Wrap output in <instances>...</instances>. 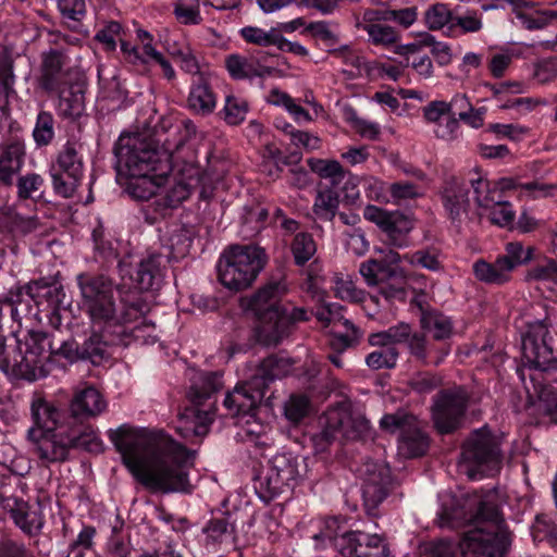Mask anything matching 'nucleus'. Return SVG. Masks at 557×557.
I'll return each instance as SVG.
<instances>
[{
	"label": "nucleus",
	"instance_id": "obj_1",
	"mask_svg": "<svg viewBox=\"0 0 557 557\" xmlns=\"http://www.w3.org/2000/svg\"><path fill=\"white\" fill-rule=\"evenodd\" d=\"M76 282L82 310L91 325V334L81 349V359L99 364L109 357V346L129 344L126 326L144 317L148 305L138 293L116 286L119 305L114 281L103 273L83 272L77 274Z\"/></svg>",
	"mask_w": 557,
	"mask_h": 557
},
{
	"label": "nucleus",
	"instance_id": "obj_2",
	"mask_svg": "<svg viewBox=\"0 0 557 557\" xmlns=\"http://www.w3.org/2000/svg\"><path fill=\"white\" fill-rule=\"evenodd\" d=\"M123 463L134 478L153 493H188L186 466L195 451L187 449L162 431L137 430L122 425L109 431Z\"/></svg>",
	"mask_w": 557,
	"mask_h": 557
},
{
	"label": "nucleus",
	"instance_id": "obj_3",
	"mask_svg": "<svg viewBox=\"0 0 557 557\" xmlns=\"http://www.w3.org/2000/svg\"><path fill=\"white\" fill-rule=\"evenodd\" d=\"M14 346L5 344L0 349V370L30 382L46 377L50 371L52 338L40 331L14 332Z\"/></svg>",
	"mask_w": 557,
	"mask_h": 557
},
{
	"label": "nucleus",
	"instance_id": "obj_4",
	"mask_svg": "<svg viewBox=\"0 0 557 557\" xmlns=\"http://www.w3.org/2000/svg\"><path fill=\"white\" fill-rule=\"evenodd\" d=\"M285 292L284 282L270 281L250 299L249 308L260 321L257 337L262 345H277L289 323L308 320L305 309L293 308L288 311L280 304V298Z\"/></svg>",
	"mask_w": 557,
	"mask_h": 557
},
{
	"label": "nucleus",
	"instance_id": "obj_5",
	"mask_svg": "<svg viewBox=\"0 0 557 557\" xmlns=\"http://www.w3.org/2000/svg\"><path fill=\"white\" fill-rule=\"evenodd\" d=\"M223 387L218 372H198L191 379L187 392L189 406L178 412L177 431L185 438L203 437L213 421L215 401L212 400Z\"/></svg>",
	"mask_w": 557,
	"mask_h": 557
},
{
	"label": "nucleus",
	"instance_id": "obj_6",
	"mask_svg": "<svg viewBox=\"0 0 557 557\" xmlns=\"http://www.w3.org/2000/svg\"><path fill=\"white\" fill-rule=\"evenodd\" d=\"M498 507L480 502L470 519L473 527L463 534L459 544L462 557H503L509 545Z\"/></svg>",
	"mask_w": 557,
	"mask_h": 557
},
{
	"label": "nucleus",
	"instance_id": "obj_7",
	"mask_svg": "<svg viewBox=\"0 0 557 557\" xmlns=\"http://www.w3.org/2000/svg\"><path fill=\"white\" fill-rule=\"evenodd\" d=\"M267 263L262 248L235 245L226 249L218 262V277L230 290L240 292L252 285Z\"/></svg>",
	"mask_w": 557,
	"mask_h": 557
},
{
	"label": "nucleus",
	"instance_id": "obj_8",
	"mask_svg": "<svg viewBox=\"0 0 557 557\" xmlns=\"http://www.w3.org/2000/svg\"><path fill=\"white\" fill-rule=\"evenodd\" d=\"M552 336L543 322L529 325L522 336V366L517 368V374L522 383L531 374L535 376L554 375L557 373V355L552 347Z\"/></svg>",
	"mask_w": 557,
	"mask_h": 557
},
{
	"label": "nucleus",
	"instance_id": "obj_9",
	"mask_svg": "<svg viewBox=\"0 0 557 557\" xmlns=\"http://www.w3.org/2000/svg\"><path fill=\"white\" fill-rule=\"evenodd\" d=\"M119 175L143 176L157 170L160 161L154 145L140 134H122L115 146Z\"/></svg>",
	"mask_w": 557,
	"mask_h": 557
},
{
	"label": "nucleus",
	"instance_id": "obj_10",
	"mask_svg": "<svg viewBox=\"0 0 557 557\" xmlns=\"http://www.w3.org/2000/svg\"><path fill=\"white\" fill-rule=\"evenodd\" d=\"M300 476L299 459L292 454L278 453L269 460L267 470L256 478L255 490L262 502L270 503L290 493Z\"/></svg>",
	"mask_w": 557,
	"mask_h": 557
},
{
	"label": "nucleus",
	"instance_id": "obj_11",
	"mask_svg": "<svg viewBox=\"0 0 557 557\" xmlns=\"http://www.w3.org/2000/svg\"><path fill=\"white\" fill-rule=\"evenodd\" d=\"M500 462L498 440L486 429L472 432L462 446L460 457V467L466 474L475 479L478 474L497 470Z\"/></svg>",
	"mask_w": 557,
	"mask_h": 557
},
{
	"label": "nucleus",
	"instance_id": "obj_12",
	"mask_svg": "<svg viewBox=\"0 0 557 557\" xmlns=\"http://www.w3.org/2000/svg\"><path fill=\"white\" fill-rule=\"evenodd\" d=\"M370 429L368 419L348 406L332 409L326 414V422L321 433L313 437L317 449L323 451L335 441L358 440Z\"/></svg>",
	"mask_w": 557,
	"mask_h": 557
},
{
	"label": "nucleus",
	"instance_id": "obj_13",
	"mask_svg": "<svg viewBox=\"0 0 557 557\" xmlns=\"http://www.w3.org/2000/svg\"><path fill=\"white\" fill-rule=\"evenodd\" d=\"M27 438L35 445L38 457L46 462L64 461L72 447L86 444L79 426H71L69 430L62 428L53 432L29 429Z\"/></svg>",
	"mask_w": 557,
	"mask_h": 557
},
{
	"label": "nucleus",
	"instance_id": "obj_14",
	"mask_svg": "<svg viewBox=\"0 0 557 557\" xmlns=\"http://www.w3.org/2000/svg\"><path fill=\"white\" fill-rule=\"evenodd\" d=\"M18 483L14 475L0 479V506L8 510L14 523L28 536L38 535L44 527L42 511L39 505L30 506L15 497L13 485Z\"/></svg>",
	"mask_w": 557,
	"mask_h": 557
},
{
	"label": "nucleus",
	"instance_id": "obj_15",
	"mask_svg": "<svg viewBox=\"0 0 557 557\" xmlns=\"http://www.w3.org/2000/svg\"><path fill=\"white\" fill-rule=\"evenodd\" d=\"M468 400V393L462 386L442 389L434 396L432 420L440 433H451L459 428Z\"/></svg>",
	"mask_w": 557,
	"mask_h": 557
},
{
	"label": "nucleus",
	"instance_id": "obj_16",
	"mask_svg": "<svg viewBox=\"0 0 557 557\" xmlns=\"http://www.w3.org/2000/svg\"><path fill=\"white\" fill-rule=\"evenodd\" d=\"M363 216L385 234L389 245L397 248L408 246V234L413 228L409 216L399 211H387L372 205L364 208Z\"/></svg>",
	"mask_w": 557,
	"mask_h": 557
},
{
	"label": "nucleus",
	"instance_id": "obj_17",
	"mask_svg": "<svg viewBox=\"0 0 557 557\" xmlns=\"http://www.w3.org/2000/svg\"><path fill=\"white\" fill-rule=\"evenodd\" d=\"M362 479V496L369 515L386 498L392 484L391 470L386 465L366 461L359 469Z\"/></svg>",
	"mask_w": 557,
	"mask_h": 557
},
{
	"label": "nucleus",
	"instance_id": "obj_18",
	"mask_svg": "<svg viewBox=\"0 0 557 557\" xmlns=\"http://www.w3.org/2000/svg\"><path fill=\"white\" fill-rule=\"evenodd\" d=\"M335 548L345 557H387L386 540L380 534L351 531L335 537Z\"/></svg>",
	"mask_w": 557,
	"mask_h": 557
},
{
	"label": "nucleus",
	"instance_id": "obj_19",
	"mask_svg": "<svg viewBox=\"0 0 557 557\" xmlns=\"http://www.w3.org/2000/svg\"><path fill=\"white\" fill-rule=\"evenodd\" d=\"M76 78L63 51L51 49L42 53L38 82L44 90L53 92Z\"/></svg>",
	"mask_w": 557,
	"mask_h": 557
},
{
	"label": "nucleus",
	"instance_id": "obj_20",
	"mask_svg": "<svg viewBox=\"0 0 557 557\" xmlns=\"http://www.w3.org/2000/svg\"><path fill=\"white\" fill-rule=\"evenodd\" d=\"M265 393V383L252 376L249 381L238 384L226 394L224 407L231 416H253Z\"/></svg>",
	"mask_w": 557,
	"mask_h": 557
},
{
	"label": "nucleus",
	"instance_id": "obj_21",
	"mask_svg": "<svg viewBox=\"0 0 557 557\" xmlns=\"http://www.w3.org/2000/svg\"><path fill=\"white\" fill-rule=\"evenodd\" d=\"M265 55L233 53L225 58V66L234 79L263 78L274 74L275 69L265 65Z\"/></svg>",
	"mask_w": 557,
	"mask_h": 557
},
{
	"label": "nucleus",
	"instance_id": "obj_22",
	"mask_svg": "<svg viewBox=\"0 0 557 557\" xmlns=\"http://www.w3.org/2000/svg\"><path fill=\"white\" fill-rule=\"evenodd\" d=\"M550 375L535 376L531 374L529 383L524 380L523 386L530 400L537 399L539 410L557 422V389L548 382L557 381V377L549 379Z\"/></svg>",
	"mask_w": 557,
	"mask_h": 557
},
{
	"label": "nucleus",
	"instance_id": "obj_23",
	"mask_svg": "<svg viewBox=\"0 0 557 557\" xmlns=\"http://www.w3.org/2000/svg\"><path fill=\"white\" fill-rule=\"evenodd\" d=\"M60 274L48 277H40L25 284L27 298L36 305L47 304L50 306H62L65 299V292L59 280Z\"/></svg>",
	"mask_w": 557,
	"mask_h": 557
},
{
	"label": "nucleus",
	"instance_id": "obj_24",
	"mask_svg": "<svg viewBox=\"0 0 557 557\" xmlns=\"http://www.w3.org/2000/svg\"><path fill=\"white\" fill-rule=\"evenodd\" d=\"M107 409V401L101 393L91 385L77 388L70 404L74 418L88 419L102 413Z\"/></svg>",
	"mask_w": 557,
	"mask_h": 557
},
{
	"label": "nucleus",
	"instance_id": "obj_25",
	"mask_svg": "<svg viewBox=\"0 0 557 557\" xmlns=\"http://www.w3.org/2000/svg\"><path fill=\"white\" fill-rule=\"evenodd\" d=\"M469 188L456 177L447 180L443 186L441 198L443 206L453 221H460L468 213L470 206Z\"/></svg>",
	"mask_w": 557,
	"mask_h": 557
},
{
	"label": "nucleus",
	"instance_id": "obj_26",
	"mask_svg": "<svg viewBox=\"0 0 557 557\" xmlns=\"http://www.w3.org/2000/svg\"><path fill=\"white\" fill-rule=\"evenodd\" d=\"M165 260L161 253H151L143 258L136 268L134 278L136 286L141 292L158 289L161 286Z\"/></svg>",
	"mask_w": 557,
	"mask_h": 557
},
{
	"label": "nucleus",
	"instance_id": "obj_27",
	"mask_svg": "<svg viewBox=\"0 0 557 557\" xmlns=\"http://www.w3.org/2000/svg\"><path fill=\"white\" fill-rule=\"evenodd\" d=\"M407 347L411 357L423 366H438L448 355L449 348L445 345L435 347L423 333H410Z\"/></svg>",
	"mask_w": 557,
	"mask_h": 557
},
{
	"label": "nucleus",
	"instance_id": "obj_28",
	"mask_svg": "<svg viewBox=\"0 0 557 557\" xmlns=\"http://www.w3.org/2000/svg\"><path fill=\"white\" fill-rule=\"evenodd\" d=\"M53 92L59 94L58 111L61 116L75 119L82 115L85 102V83L81 78L72 81Z\"/></svg>",
	"mask_w": 557,
	"mask_h": 557
},
{
	"label": "nucleus",
	"instance_id": "obj_29",
	"mask_svg": "<svg viewBox=\"0 0 557 557\" xmlns=\"http://www.w3.org/2000/svg\"><path fill=\"white\" fill-rule=\"evenodd\" d=\"M30 417L34 425L42 432H53L64 428L61 423L62 412L50 401L34 395L30 401Z\"/></svg>",
	"mask_w": 557,
	"mask_h": 557
},
{
	"label": "nucleus",
	"instance_id": "obj_30",
	"mask_svg": "<svg viewBox=\"0 0 557 557\" xmlns=\"http://www.w3.org/2000/svg\"><path fill=\"white\" fill-rule=\"evenodd\" d=\"M498 256L494 262H487L479 259L473 263V273L475 277L491 285H503L511 280L510 267Z\"/></svg>",
	"mask_w": 557,
	"mask_h": 557
},
{
	"label": "nucleus",
	"instance_id": "obj_31",
	"mask_svg": "<svg viewBox=\"0 0 557 557\" xmlns=\"http://www.w3.org/2000/svg\"><path fill=\"white\" fill-rule=\"evenodd\" d=\"M429 437L420 429L418 420L399 436V450L408 458L422 456L429 448Z\"/></svg>",
	"mask_w": 557,
	"mask_h": 557
},
{
	"label": "nucleus",
	"instance_id": "obj_32",
	"mask_svg": "<svg viewBox=\"0 0 557 557\" xmlns=\"http://www.w3.org/2000/svg\"><path fill=\"white\" fill-rule=\"evenodd\" d=\"M359 273L364 278L368 286H377L391 278H403L405 276L404 269H389L385 263H381L376 259H369L359 267Z\"/></svg>",
	"mask_w": 557,
	"mask_h": 557
},
{
	"label": "nucleus",
	"instance_id": "obj_33",
	"mask_svg": "<svg viewBox=\"0 0 557 557\" xmlns=\"http://www.w3.org/2000/svg\"><path fill=\"white\" fill-rule=\"evenodd\" d=\"M83 145L76 139H69L57 156L55 163L51 168H57L66 173L84 174V161L81 153Z\"/></svg>",
	"mask_w": 557,
	"mask_h": 557
},
{
	"label": "nucleus",
	"instance_id": "obj_34",
	"mask_svg": "<svg viewBox=\"0 0 557 557\" xmlns=\"http://www.w3.org/2000/svg\"><path fill=\"white\" fill-rule=\"evenodd\" d=\"M128 177L131 181L127 184V190L137 200H149L151 197L157 196L158 189L168 180L166 176L151 175V173Z\"/></svg>",
	"mask_w": 557,
	"mask_h": 557
},
{
	"label": "nucleus",
	"instance_id": "obj_35",
	"mask_svg": "<svg viewBox=\"0 0 557 557\" xmlns=\"http://www.w3.org/2000/svg\"><path fill=\"white\" fill-rule=\"evenodd\" d=\"M421 329L428 335H432L436 342H443L453 334L450 319L436 311L422 312L420 319Z\"/></svg>",
	"mask_w": 557,
	"mask_h": 557
},
{
	"label": "nucleus",
	"instance_id": "obj_36",
	"mask_svg": "<svg viewBox=\"0 0 557 557\" xmlns=\"http://www.w3.org/2000/svg\"><path fill=\"white\" fill-rule=\"evenodd\" d=\"M216 99L207 82L200 75L199 82L194 84L189 96L188 106L198 114L207 115L215 108Z\"/></svg>",
	"mask_w": 557,
	"mask_h": 557
},
{
	"label": "nucleus",
	"instance_id": "obj_37",
	"mask_svg": "<svg viewBox=\"0 0 557 557\" xmlns=\"http://www.w3.org/2000/svg\"><path fill=\"white\" fill-rule=\"evenodd\" d=\"M292 367L293 361L289 358L272 355L261 362L257 374L253 376L262 379L267 389L270 382L286 376L292 371Z\"/></svg>",
	"mask_w": 557,
	"mask_h": 557
},
{
	"label": "nucleus",
	"instance_id": "obj_38",
	"mask_svg": "<svg viewBox=\"0 0 557 557\" xmlns=\"http://www.w3.org/2000/svg\"><path fill=\"white\" fill-rule=\"evenodd\" d=\"M339 205L338 193L331 186L320 185L313 203V212L321 220L332 221Z\"/></svg>",
	"mask_w": 557,
	"mask_h": 557
},
{
	"label": "nucleus",
	"instance_id": "obj_39",
	"mask_svg": "<svg viewBox=\"0 0 557 557\" xmlns=\"http://www.w3.org/2000/svg\"><path fill=\"white\" fill-rule=\"evenodd\" d=\"M195 231L191 226L180 225L172 230L170 233L168 245L170 249V258L181 259L189 253Z\"/></svg>",
	"mask_w": 557,
	"mask_h": 557
},
{
	"label": "nucleus",
	"instance_id": "obj_40",
	"mask_svg": "<svg viewBox=\"0 0 557 557\" xmlns=\"http://www.w3.org/2000/svg\"><path fill=\"white\" fill-rule=\"evenodd\" d=\"M24 151L20 145H10L0 154V182L10 185L13 175L20 171L23 162Z\"/></svg>",
	"mask_w": 557,
	"mask_h": 557
},
{
	"label": "nucleus",
	"instance_id": "obj_41",
	"mask_svg": "<svg viewBox=\"0 0 557 557\" xmlns=\"http://www.w3.org/2000/svg\"><path fill=\"white\" fill-rule=\"evenodd\" d=\"M470 183L473 188L475 202L480 208L491 210L505 200L497 186L491 187L486 180L482 177L471 178Z\"/></svg>",
	"mask_w": 557,
	"mask_h": 557
},
{
	"label": "nucleus",
	"instance_id": "obj_42",
	"mask_svg": "<svg viewBox=\"0 0 557 557\" xmlns=\"http://www.w3.org/2000/svg\"><path fill=\"white\" fill-rule=\"evenodd\" d=\"M50 176L54 193L62 198L73 197L83 178L82 174L66 173L57 168L50 169Z\"/></svg>",
	"mask_w": 557,
	"mask_h": 557
},
{
	"label": "nucleus",
	"instance_id": "obj_43",
	"mask_svg": "<svg viewBox=\"0 0 557 557\" xmlns=\"http://www.w3.org/2000/svg\"><path fill=\"white\" fill-rule=\"evenodd\" d=\"M534 247H524L520 242H510L505 246V253L499 256L506 263L505 265L510 267V272L533 259Z\"/></svg>",
	"mask_w": 557,
	"mask_h": 557
},
{
	"label": "nucleus",
	"instance_id": "obj_44",
	"mask_svg": "<svg viewBox=\"0 0 557 557\" xmlns=\"http://www.w3.org/2000/svg\"><path fill=\"white\" fill-rule=\"evenodd\" d=\"M534 541H546L557 552V525L544 513L537 515L531 527Z\"/></svg>",
	"mask_w": 557,
	"mask_h": 557
},
{
	"label": "nucleus",
	"instance_id": "obj_45",
	"mask_svg": "<svg viewBox=\"0 0 557 557\" xmlns=\"http://www.w3.org/2000/svg\"><path fill=\"white\" fill-rule=\"evenodd\" d=\"M308 165L312 172L323 178H330L332 185H337L344 177V170L338 161L309 159Z\"/></svg>",
	"mask_w": 557,
	"mask_h": 557
},
{
	"label": "nucleus",
	"instance_id": "obj_46",
	"mask_svg": "<svg viewBox=\"0 0 557 557\" xmlns=\"http://www.w3.org/2000/svg\"><path fill=\"white\" fill-rule=\"evenodd\" d=\"M317 251L313 237L309 233H298L292 243V252L296 264L304 265Z\"/></svg>",
	"mask_w": 557,
	"mask_h": 557
},
{
	"label": "nucleus",
	"instance_id": "obj_47",
	"mask_svg": "<svg viewBox=\"0 0 557 557\" xmlns=\"http://www.w3.org/2000/svg\"><path fill=\"white\" fill-rule=\"evenodd\" d=\"M14 57L13 54L3 49L0 51V86L2 87L7 97L15 94L14 84Z\"/></svg>",
	"mask_w": 557,
	"mask_h": 557
},
{
	"label": "nucleus",
	"instance_id": "obj_48",
	"mask_svg": "<svg viewBox=\"0 0 557 557\" xmlns=\"http://www.w3.org/2000/svg\"><path fill=\"white\" fill-rule=\"evenodd\" d=\"M399 352L396 347L379 348L366 358V363L373 370L392 369L396 366Z\"/></svg>",
	"mask_w": 557,
	"mask_h": 557
},
{
	"label": "nucleus",
	"instance_id": "obj_49",
	"mask_svg": "<svg viewBox=\"0 0 557 557\" xmlns=\"http://www.w3.org/2000/svg\"><path fill=\"white\" fill-rule=\"evenodd\" d=\"M17 195L20 199H38L42 197L41 187L44 178L36 173H29L18 177Z\"/></svg>",
	"mask_w": 557,
	"mask_h": 557
},
{
	"label": "nucleus",
	"instance_id": "obj_50",
	"mask_svg": "<svg viewBox=\"0 0 557 557\" xmlns=\"http://www.w3.org/2000/svg\"><path fill=\"white\" fill-rule=\"evenodd\" d=\"M278 30L272 27L269 32L256 26H246L240 29V36L248 44L269 47L277 44Z\"/></svg>",
	"mask_w": 557,
	"mask_h": 557
},
{
	"label": "nucleus",
	"instance_id": "obj_51",
	"mask_svg": "<svg viewBox=\"0 0 557 557\" xmlns=\"http://www.w3.org/2000/svg\"><path fill=\"white\" fill-rule=\"evenodd\" d=\"M168 52L180 64L182 71L191 75H200V64L189 47H169Z\"/></svg>",
	"mask_w": 557,
	"mask_h": 557
},
{
	"label": "nucleus",
	"instance_id": "obj_52",
	"mask_svg": "<svg viewBox=\"0 0 557 557\" xmlns=\"http://www.w3.org/2000/svg\"><path fill=\"white\" fill-rule=\"evenodd\" d=\"M174 14L183 25H198L202 22L199 0H183L175 4Z\"/></svg>",
	"mask_w": 557,
	"mask_h": 557
},
{
	"label": "nucleus",
	"instance_id": "obj_53",
	"mask_svg": "<svg viewBox=\"0 0 557 557\" xmlns=\"http://www.w3.org/2000/svg\"><path fill=\"white\" fill-rule=\"evenodd\" d=\"M404 260L411 265H419L430 271H438L442 269L438 252L434 248L420 249L412 253H407L404 256Z\"/></svg>",
	"mask_w": 557,
	"mask_h": 557
},
{
	"label": "nucleus",
	"instance_id": "obj_54",
	"mask_svg": "<svg viewBox=\"0 0 557 557\" xmlns=\"http://www.w3.org/2000/svg\"><path fill=\"white\" fill-rule=\"evenodd\" d=\"M54 119L50 112L41 111L36 121L33 132L34 139L39 146L49 145L54 137Z\"/></svg>",
	"mask_w": 557,
	"mask_h": 557
},
{
	"label": "nucleus",
	"instance_id": "obj_55",
	"mask_svg": "<svg viewBox=\"0 0 557 557\" xmlns=\"http://www.w3.org/2000/svg\"><path fill=\"white\" fill-rule=\"evenodd\" d=\"M334 292L342 300L350 302H362L366 299V293L358 288L348 276H335Z\"/></svg>",
	"mask_w": 557,
	"mask_h": 557
},
{
	"label": "nucleus",
	"instance_id": "obj_56",
	"mask_svg": "<svg viewBox=\"0 0 557 557\" xmlns=\"http://www.w3.org/2000/svg\"><path fill=\"white\" fill-rule=\"evenodd\" d=\"M528 281L557 282V260L544 257L527 272Z\"/></svg>",
	"mask_w": 557,
	"mask_h": 557
},
{
	"label": "nucleus",
	"instance_id": "obj_57",
	"mask_svg": "<svg viewBox=\"0 0 557 557\" xmlns=\"http://www.w3.org/2000/svg\"><path fill=\"white\" fill-rule=\"evenodd\" d=\"M441 384L442 379L431 372H418L408 381V386L411 391L419 395L430 394L440 387Z\"/></svg>",
	"mask_w": 557,
	"mask_h": 557
},
{
	"label": "nucleus",
	"instance_id": "obj_58",
	"mask_svg": "<svg viewBox=\"0 0 557 557\" xmlns=\"http://www.w3.org/2000/svg\"><path fill=\"white\" fill-rule=\"evenodd\" d=\"M310 400L306 395H292L285 403V417L292 422H299L310 411Z\"/></svg>",
	"mask_w": 557,
	"mask_h": 557
},
{
	"label": "nucleus",
	"instance_id": "obj_59",
	"mask_svg": "<svg viewBox=\"0 0 557 557\" xmlns=\"http://www.w3.org/2000/svg\"><path fill=\"white\" fill-rule=\"evenodd\" d=\"M373 45L389 46L398 41L399 35L394 27L383 24H369L366 30Z\"/></svg>",
	"mask_w": 557,
	"mask_h": 557
},
{
	"label": "nucleus",
	"instance_id": "obj_60",
	"mask_svg": "<svg viewBox=\"0 0 557 557\" xmlns=\"http://www.w3.org/2000/svg\"><path fill=\"white\" fill-rule=\"evenodd\" d=\"M414 419V416L409 414L403 410H398L394 413H387L383 416L380 421V425L387 432L394 433L399 431L401 434L403 431H406L409 425H413Z\"/></svg>",
	"mask_w": 557,
	"mask_h": 557
},
{
	"label": "nucleus",
	"instance_id": "obj_61",
	"mask_svg": "<svg viewBox=\"0 0 557 557\" xmlns=\"http://www.w3.org/2000/svg\"><path fill=\"white\" fill-rule=\"evenodd\" d=\"M454 15L446 4L436 3L425 12V23L430 29H441L446 24H453Z\"/></svg>",
	"mask_w": 557,
	"mask_h": 557
},
{
	"label": "nucleus",
	"instance_id": "obj_62",
	"mask_svg": "<svg viewBox=\"0 0 557 557\" xmlns=\"http://www.w3.org/2000/svg\"><path fill=\"white\" fill-rule=\"evenodd\" d=\"M247 103L236 97L228 96L224 106V119L231 125H237L245 120Z\"/></svg>",
	"mask_w": 557,
	"mask_h": 557
},
{
	"label": "nucleus",
	"instance_id": "obj_63",
	"mask_svg": "<svg viewBox=\"0 0 557 557\" xmlns=\"http://www.w3.org/2000/svg\"><path fill=\"white\" fill-rule=\"evenodd\" d=\"M450 27H459L462 33H478L483 28V22L476 11L468 10L461 15L454 16Z\"/></svg>",
	"mask_w": 557,
	"mask_h": 557
},
{
	"label": "nucleus",
	"instance_id": "obj_64",
	"mask_svg": "<svg viewBox=\"0 0 557 557\" xmlns=\"http://www.w3.org/2000/svg\"><path fill=\"white\" fill-rule=\"evenodd\" d=\"M0 557H35L24 543L10 537L0 539Z\"/></svg>",
	"mask_w": 557,
	"mask_h": 557
}]
</instances>
